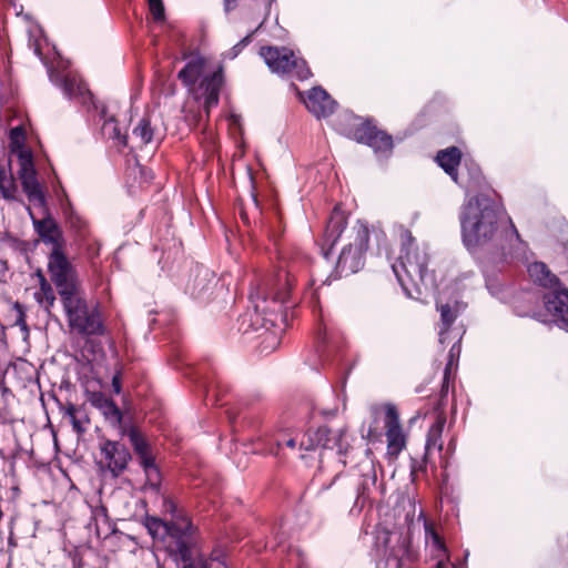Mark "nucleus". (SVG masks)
Masks as SVG:
<instances>
[{"mask_svg": "<svg viewBox=\"0 0 568 568\" xmlns=\"http://www.w3.org/2000/svg\"><path fill=\"white\" fill-rule=\"evenodd\" d=\"M163 509L171 514L170 520L146 516L144 527L149 534L163 544L168 556L181 568H227L220 558L206 559L199 551V534L190 517L176 504L165 498Z\"/></svg>", "mask_w": 568, "mask_h": 568, "instance_id": "f257e3e1", "label": "nucleus"}, {"mask_svg": "<svg viewBox=\"0 0 568 568\" xmlns=\"http://www.w3.org/2000/svg\"><path fill=\"white\" fill-rule=\"evenodd\" d=\"M459 220L463 242L470 251L494 246L499 239L500 212L486 195L469 199L460 210Z\"/></svg>", "mask_w": 568, "mask_h": 568, "instance_id": "f03ea898", "label": "nucleus"}, {"mask_svg": "<svg viewBox=\"0 0 568 568\" xmlns=\"http://www.w3.org/2000/svg\"><path fill=\"white\" fill-rule=\"evenodd\" d=\"M186 63L178 73V79L191 92H195L200 81L199 91L203 97V106L209 113L210 109L217 105L220 90L223 84L222 67H212V60L199 52L183 53Z\"/></svg>", "mask_w": 568, "mask_h": 568, "instance_id": "7ed1b4c3", "label": "nucleus"}, {"mask_svg": "<svg viewBox=\"0 0 568 568\" xmlns=\"http://www.w3.org/2000/svg\"><path fill=\"white\" fill-rule=\"evenodd\" d=\"M293 270L294 266L291 268L281 267L262 286L251 293L250 297L255 313L267 316L264 321L272 325H275L277 315L283 313L284 304L290 297L294 282Z\"/></svg>", "mask_w": 568, "mask_h": 568, "instance_id": "20e7f679", "label": "nucleus"}, {"mask_svg": "<svg viewBox=\"0 0 568 568\" xmlns=\"http://www.w3.org/2000/svg\"><path fill=\"white\" fill-rule=\"evenodd\" d=\"M399 237L402 250L397 262L392 265V268L400 286L408 291V283H412L414 286L425 283L428 255L425 250L415 246V239L409 230L400 226Z\"/></svg>", "mask_w": 568, "mask_h": 568, "instance_id": "39448f33", "label": "nucleus"}, {"mask_svg": "<svg viewBox=\"0 0 568 568\" xmlns=\"http://www.w3.org/2000/svg\"><path fill=\"white\" fill-rule=\"evenodd\" d=\"M60 300L71 332L81 336L104 334L101 313L97 306L89 305L82 290Z\"/></svg>", "mask_w": 568, "mask_h": 568, "instance_id": "423d86ee", "label": "nucleus"}, {"mask_svg": "<svg viewBox=\"0 0 568 568\" xmlns=\"http://www.w3.org/2000/svg\"><path fill=\"white\" fill-rule=\"evenodd\" d=\"M48 273L60 298L82 290L77 268L67 256L65 248L49 252Z\"/></svg>", "mask_w": 568, "mask_h": 568, "instance_id": "0eeeda50", "label": "nucleus"}, {"mask_svg": "<svg viewBox=\"0 0 568 568\" xmlns=\"http://www.w3.org/2000/svg\"><path fill=\"white\" fill-rule=\"evenodd\" d=\"M267 67L275 73H293L298 80L308 79L311 71L303 59L288 48L263 47L260 51Z\"/></svg>", "mask_w": 568, "mask_h": 568, "instance_id": "6e6552de", "label": "nucleus"}, {"mask_svg": "<svg viewBox=\"0 0 568 568\" xmlns=\"http://www.w3.org/2000/svg\"><path fill=\"white\" fill-rule=\"evenodd\" d=\"M19 165L20 169L18 171V175L29 202L34 206L45 209V196L38 182L37 171L34 169L31 153L21 152L19 154Z\"/></svg>", "mask_w": 568, "mask_h": 568, "instance_id": "1a4fd4ad", "label": "nucleus"}, {"mask_svg": "<svg viewBox=\"0 0 568 568\" xmlns=\"http://www.w3.org/2000/svg\"><path fill=\"white\" fill-rule=\"evenodd\" d=\"M368 230L364 226H359L354 243L345 246L337 261V267L343 272H357L363 264V254L368 246Z\"/></svg>", "mask_w": 568, "mask_h": 568, "instance_id": "9d476101", "label": "nucleus"}, {"mask_svg": "<svg viewBox=\"0 0 568 568\" xmlns=\"http://www.w3.org/2000/svg\"><path fill=\"white\" fill-rule=\"evenodd\" d=\"M100 464L105 467L114 477L124 471L131 454L124 444L115 440L104 439L100 444Z\"/></svg>", "mask_w": 568, "mask_h": 568, "instance_id": "9b49d317", "label": "nucleus"}, {"mask_svg": "<svg viewBox=\"0 0 568 568\" xmlns=\"http://www.w3.org/2000/svg\"><path fill=\"white\" fill-rule=\"evenodd\" d=\"M45 215L42 219H37L33 215V212L30 207H28L29 215L31 217L33 227L36 233L39 235L41 242L45 245H49L50 251H61L65 248V240L63 236V232L55 220L48 213L47 209Z\"/></svg>", "mask_w": 568, "mask_h": 568, "instance_id": "f8f14e48", "label": "nucleus"}, {"mask_svg": "<svg viewBox=\"0 0 568 568\" xmlns=\"http://www.w3.org/2000/svg\"><path fill=\"white\" fill-rule=\"evenodd\" d=\"M129 438L135 454L140 458V464L144 469L148 484L152 487H158L160 485L161 475L154 463L150 445L142 434L135 428H131L129 430Z\"/></svg>", "mask_w": 568, "mask_h": 568, "instance_id": "ddd939ff", "label": "nucleus"}, {"mask_svg": "<svg viewBox=\"0 0 568 568\" xmlns=\"http://www.w3.org/2000/svg\"><path fill=\"white\" fill-rule=\"evenodd\" d=\"M545 307L554 322L568 332V290H555L544 297Z\"/></svg>", "mask_w": 568, "mask_h": 568, "instance_id": "4468645a", "label": "nucleus"}, {"mask_svg": "<svg viewBox=\"0 0 568 568\" xmlns=\"http://www.w3.org/2000/svg\"><path fill=\"white\" fill-rule=\"evenodd\" d=\"M355 139L369 145L375 153L381 156H387L393 149L392 136L385 132L377 131L375 128L364 125L356 130Z\"/></svg>", "mask_w": 568, "mask_h": 568, "instance_id": "2eb2a0df", "label": "nucleus"}, {"mask_svg": "<svg viewBox=\"0 0 568 568\" xmlns=\"http://www.w3.org/2000/svg\"><path fill=\"white\" fill-rule=\"evenodd\" d=\"M385 428L388 449L393 454L399 453L405 447V436L400 427L397 409L390 404L385 406Z\"/></svg>", "mask_w": 568, "mask_h": 568, "instance_id": "dca6fc26", "label": "nucleus"}, {"mask_svg": "<svg viewBox=\"0 0 568 568\" xmlns=\"http://www.w3.org/2000/svg\"><path fill=\"white\" fill-rule=\"evenodd\" d=\"M304 103L307 110L317 119L329 116L336 106V102L320 87L313 88L307 92Z\"/></svg>", "mask_w": 568, "mask_h": 568, "instance_id": "f3484780", "label": "nucleus"}, {"mask_svg": "<svg viewBox=\"0 0 568 568\" xmlns=\"http://www.w3.org/2000/svg\"><path fill=\"white\" fill-rule=\"evenodd\" d=\"M314 435L318 438V443H322L323 448L336 449L339 455H344L348 450L349 443L346 429L320 427L314 432Z\"/></svg>", "mask_w": 568, "mask_h": 568, "instance_id": "a211bd4d", "label": "nucleus"}, {"mask_svg": "<svg viewBox=\"0 0 568 568\" xmlns=\"http://www.w3.org/2000/svg\"><path fill=\"white\" fill-rule=\"evenodd\" d=\"M51 81L62 87L65 97L69 99H79L82 104L91 101L92 95L87 85L75 75H63L59 81L52 73Z\"/></svg>", "mask_w": 568, "mask_h": 568, "instance_id": "6ab92c4d", "label": "nucleus"}, {"mask_svg": "<svg viewBox=\"0 0 568 568\" xmlns=\"http://www.w3.org/2000/svg\"><path fill=\"white\" fill-rule=\"evenodd\" d=\"M90 404L99 409L106 420L113 425H118L122 420V413L115 403L101 392H92L89 395Z\"/></svg>", "mask_w": 568, "mask_h": 568, "instance_id": "aec40b11", "label": "nucleus"}, {"mask_svg": "<svg viewBox=\"0 0 568 568\" xmlns=\"http://www.w3.org/2000/svg\"><path fill=\"white\" fill-rule=\"evenodd\" d=\"M446 424V416L443 412H437L435 422L429 427L426 438V456L430 455L433 452L440 453L443 450V430Z\"/></svg>", "mask_w": 568, "mask_h": 568, "instance_id": "412c9836", "label": "nucleus"}, {"mask_svg": "<svg viewBox=\"0 0 568 568\" xmlns=\"http://www.w3.org/2000/svg\"><path fill=\"white\" fill-rule=\"evenodd\" d=\"M64 416L70 419L72 428L78 435H83L87 432L90 418L83 406L69 403L64 407Z\"/></svg>", "mask_w": 568, "mask_h": 568, "instance_id": "4be33fe9", "label": "nucleus"}, {"mask_svg": "<svg viewBox=\"0 0 568 568\" xmlns=\"http://www.w3.org/2000/svg\"><path fill=\"white\" fill-rule=\"evenodd\" d=\"M528 274L531 280L544 287H554L558 284V277L551 273L542 262H535L528 266Z\"/></svg>", "mask_w": 568, "mask_h": 568, "instance_id": "5701e85b", "label": "nucleus"}, {"mask_svg": "<svg viewBox=\"0 0 568 568\" xmlns=\"http://www.w3.org/2000/svg\"><path fill=\"white\" fill-rule=\"evenodd\" d=\"M460 156L462 153L456 146L442 150L436 156L437 163L453 178L455 182H457L456 166L460 162Z\"/></svg>", "mask_w": 568, "mask_h": 568, "instance_id": "b1692460", "label": "nucleus"}, {"mask_svg": "<svg viewBox=\"0 0 568 568\" xmlns=\"http://www.w3.org/2000/svg\"><path fill=\"white\" fill-rule=\"evenodd\" d=\"M346 217L339 210H334L325 230V242L333 246L345 230Z\"/></svg>", "mask_w": 568, "mask_h": 568, "instance_id": "393cba45", "label": "nucleus"}, {"mask_svg": "<svg viewBox=\"0 0 568 568\" xmlns=\"http://www.w3.org/2000/svg\"><path fill=\"white\" fill-rule=\"evenodd\" d=\"M37 277L39 280V290L34 293V298L44 310L49 311L55 303V294L48 282L42 271L39 270L37 272Z\"/></svg>", "mask_w": 568, "mask_h": 568, "instance_id": "a878e982", "label": "nucleus"}, {"mask_svg": "<svg viewBox=\"0 0 568 568\" xmlns=\"http://www.w3.org/2000/svg\"><path fill=\"white\" fill-rule=\"evenodd\" d=\"M377 475L372 463L367 464V471L363 475V479L356 489V504H364L369 495L372 487L376 485Z\"/></svg>", "mask_w": 568, "mask_h": 568, "instance_id": "bb28decb", "label": "nucleus"}, {"mask_svg": "<svg viewBox=\"0 0 568 568\" xmlns=\"http://www.w3.org/2000/svg\"><path fill=\"white\" fill-rule=\"evenodd\" d=\"M0 193L8 201L17 200L18 186L14 178L3 165L0 166Z\"/></svg>", "mask_w": 568, "mask_h": 568, "instance_id": "cd10ccee", "label": "nucleus"}, {"mask_svg": "<svg viewBox=\"0 0 568 568\" xmlns=\"http://www.w3.org/2000/svg\"><path fill=\"white\" fill-rule=\"evenodd\" d=\"M437 308L440 312L442 321V326L439 329V342L444 344L446 341V333L457 317V311L454 310L449 304L437 305Z\"/></svg>", "mask_w": 568, "mask_h": 568, "instance_id": "c85d7f7f", "label": "nucleus"}, {"mask_svg": "<svg viewBox=\"0 0 568 568\" xmlns=\"http://www.w3.org/2000/svg\"><path fill=\"white\" fill-rule=\"evenodd\" d=\"M153 134L154 131L151 126L150 120L146 118L141 119L138 125L133 129V136L139 140L140 145L151 143Z\"/></svg>", "mask_w": 568, "mask_h": 568, "instance_id": "c756f323", "label": "nucleus"}, {"mask_svg": "<svg viewBox=\"0 0 568 568\" xmlns=\"http://www.w3.org/2000/svg\"><path fill=\"white\" fill-rule=\"evenodd\" d=\"M425 538L428 542L432 541V545L436 551L442 554L443 556H446V547L442 539V537L438 535V532L435 530L434 526L429 521H425Z\"/></svg>", "mask_w": 568, "mask_h": 568, "instance_id": "7c9ffc66", "label": "nucleus"}, {"mask_svg": "<svg viewBox=\"0 0 568 568\" xmlns=\"http://www.w3.org/2000/svg\"><path fill=\"white\" fill-rule=\"evenodd\" d=\"M70 227L78 234L79 237H84L87 233V222L78 214L70 213L68 216Z\"/></svg>", "mask_w": 568, "mask_h": 568, "instance_id": "2f4dec72", "label": "nucleus"}, {"mask_svg": "<svg viewBox=\"0 0 568 568\" xmlns=\"http://www.w3.org/2000/svg\"><path fill=\"white\" fill-rule=\"evenodd\" d=\"M150 11L154 20L160 21L164 19V7L162 0H148Z\"/></svg>", "mask_w": 568, "mask_h": 568, "instance_id": "473e14b6", "label": "nucleus"}, {"mask_svg": "<svg viewBox=\"0 0 568 568\" xmlns=\"http://www.w3.org/2000/svg\"><path fill=\"white\" fill-rule=\"evenodd\" d=\"M300 446L305 450H312L315 449L317 446H322V443H318V438L315 437L314 432H308L307 434L304 435Z\"/></svg>", "mask_w": 568, "mask_h": 568, "instance_id": "72a5a7b5", "label": "nucleus"}, {"mask_svg": "<svg viewBox=\"0 0 568 568\" xmlns=\"http://www.w3.org/2000/svg\"><path fill=\"white\" fill-rule=\"evenodd\" d=\"M251 42V37L246 36L240 42H237L227 53L229 58L234 59Z\"/></svg>", "mask_w": 568, "mask_h": 568, "instance_id": "f704fd0d", "label": "nucleus"}, {"mask_svg": "<svg viewBox=\"0 0 568 568\" xmlns=\"http://www.w3.org/2000/svg\"><path fill=\"white\" fill-rule=\"evenodd\" d=\"M112 131H113L112 138L116 139L122 145H125L126 144V135L121 134V132L116 125L112 126Z\"/></svg>", "mask_w": 568, "mask_h": 568, "instance_id": "c9c22d12", "label": "nucleus"}, {"mask_svg": "<svg viewBox=\"0 0 568 568\" xmlns=\"http://www.w3.org/2000/svg\"><path fill=\"white\" fill-rule=\"evenodd\" d=\"M237 0H224V9L226 12L233 10L236 6Z\"/></svg>", "mask_w": 568, "mask_h": 568, "instance_id": "e433bc0d", "label": "nucleus"}, {"mask_svg": "<svg viewBox=\"0 0 568 568\" xmlns=\"http://www.w3.org/2000/svg\"><path fill=\"white\" fill-rule=\"evenodd\" d=\"M16 324L19 325L23 331L28 332V327H27L23 314H20Z\"/></svg>", "mask_w": 568, "mask_h": 568, "instance_id": "4c0bfd02", "label": "nucleus"}, {"mask_svg": "<svg viewBox=\"0 0 568 568\" xmlns=\"http://www.w3.org/2000/svg\"><path fill=\"white\" fill-rule=\"evenodd\" d=\"M112 387L114 393L119 394L121 392V384L118 377H114L112 381Z\"/></svg>", "mask_w": 568, "mask_h": 568, "instance_id": "58836bf2", "label": "nucleus"}, {"mask_svg": "<svg viewBox=\"0 0 568 568\" xmlns=\"http://www.w3.org/2000/svg\"><path fill=\"white\" fill-rule=\"evenodd\" d=\"M207 284L203 285L200 290H196V287L194 286L193 290H192V294L196 297H200L202 292L206 288Z\"/></svg>", "mask_w": 568, "mask_h": 568, "instance_id": "ea45409f", "label": "nucleus"}, {"mask_svg": "<svg viewBox=\"0 0 568 568\" xmlns=\"http://www.w3.org/2000/svg\"><path fill=\"white\" fill-rule=\"evenodd\" d=\"M510 227H511V235L515 236L517 241H520L519 233L511 222H510Z\"/></svg>", "mask_w": 568, "mask_h": 568, "instance_id": "a19ab883", "label": "nucleus"}, {"mask_svg": "<svg viewBox=\"0 0 568 568\" xmlns=\"http://www.w3.org/2000/svg\"><path fill=\"white\" fill-rule=\"evenodd\" d=\"M439 556H440L439 554L436 555V557L438 558L436 568H445L444 559L439 558Z\"/></svg>", "mask_w": 568, "mask_h": 568, "instance_id": "79ce46f5", "label": "nucleus"}, {"mask_svg": "<svg viewBox=\"0 0 568 568\" xmlns=\"http://www.w3.org/2000/svg\"><path fill=\"white\" fill-rule=\"evenodd\" d=\"M285 444L287 447L294 448L296 446V440L294 438H290Z\"/></svg>", "mask_w": 568, "mask_h": 568, "instance_id": "37998d69", "label": "nucleus"}, {"mask_svg": "<svg viewBox=\"0 0 568 568\" xmlns=\"http://www.w3.org/2000/svg\"><path fill=\"white\" fill-rule=\"evenodd\" d=\"M34 53L38 55V57H41V51H40V47L38 44H34Z\"/></svg>", "mask_w": 568, "mask_h": 568, "instance_id": "c03bdc74", "label": "nucleus"}, {"mask_svg": "<svg viewBox=\"0 0 568 568\" xmlns=\"http://www.w3.org/2000/svg\"><path fill=\"white\" fill-rule=\"evenodd\" d=\"M201 273H202V280L203 281L206 280L209 272L206 270H202Z\"/></svg>", "mask_w": 568, "mask_h": 568, "instance_id": "a18cd8bd", "label": "nucleus"}, {"mask_svg": "<svg viewBox=\"0 0 568 568\" xmlns=\"http://www.w3.org/2000/svg\"><path fill=\"white\" fill-rule=\"evenodd\" d=\"M397 568H400V561H399V560H398V562H397Z\"/></svg>", "mask_w": 568, "mask_h": 568, "instance_id": "49530a36", "label": "nucleus"}]
</instances>
